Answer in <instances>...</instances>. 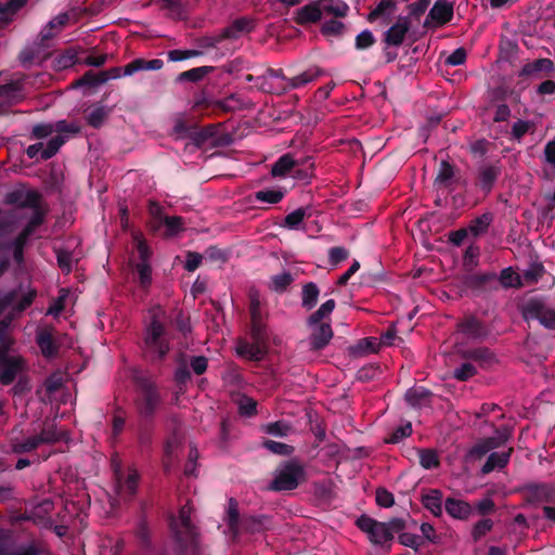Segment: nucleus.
<instances>
[{
    "mask_svg": "<svg viewBox=\"0 0 555 555\" xmlns=\"http://www.w3.org/2000/svg\"><path fill=\"white\" fill-rule=\"evenodd\" d=\"M491 222V217L489 215H482L481 217L479 218H476L475 220H473L468 227V230L474 234V235H479L481 233H483L487 228L489 227Z\"/></svg>",
    "mask_w": 555,
    "mask_h": 555,
    "instance_id": "obj_51",
    "label": "nucleus"
},
{
    "mask_svg": "<svg viewBox=\"0 0 555 555\" xmlns=\"http://www.w3.org/2000/svg\"><path fill=\"white\" fill-rule=\"evenodd\" d=\"M139 475L134 469L129 470L125 480L117 478L118 493L125 498L134 494L138 487Z\"/></svg>",
    "mask_w": 555,
    "mask_h": 555,
    "instance_id": "obj_28",
    "label": "nucleus"
},
{
    "mask_svg": "<svg viewBox=\"0 0 555 555\" xmlns=\"http://www.w3.org/2000/svg\"><path fill=\"white\" fill-rule=\"evenodd\" d=\"M69 292L65 288L60 291L59 297L54 300V302L49 307L48 314L57 317L61 311L64 309V301L68 297Z\"/></svg>",
    "mask_w": 555,
    "mask_h": 555,
    "instance_id": "obj_55",
    "label": "nucleus"
},
{
    "mask_svg": "<svg viewBox=\"0 0 555 555\" xmlns=\"http://www.w3.org/2000/svg\"><path fill=\"white\" fill-rule=\"evenodd\" d=\"M263 431L275 437H285L292 431V427L287 423L279 421L264 425Z\"/></svg>",
    "mask_w": 555,
    "mask_h": 555,
    "instance_id": "obj_45",
    "label": "nucleus"
},
{
    "mask_svg": "<svg viewBox=\"0 0 555 555\" xmlns=\"http://www.w3.org/2000/svg\"><path fill=\"white\" fill-rule=\"evenodd\" d=\"M335 308V301L333 299L326 300L321 307L310 317L309 324L314 325L320 323L322 319L328 317Z\"/></svg>",
    "mask_w": 555,
    "mask_h": 555,
    "instance_id": "obj_44",
    "label": "nucleus"
},
{
    "mask_svg": "<svg viewBox=\"0 0 555 555\" xmlns=\"http://www.w3.org/2000/svg\"><path fill=\"white\" fill-rule=\"evenodd\" d=\"M27 0H9L0 3V28L5 27L13 20L15 13L26 4Z\"/></svg>",
    "mask_w": 555,
    "mask_h": 555,
    "instance_id": "obj_26",
    "label": "nucleus"
},
{
    "mask_svg": "<svg viewBox=\"0 0 555 555\" xmlns=\"http://www.w3.org/2000/svg\"><path fill=\"white\" fill-rule=\"evenodd\" d=\"M430 392L423 387H414L406 391L405 400L412 406H422L428 402Z\"/></svg>",
    "mask_w": 555,
    "mask_h": 555,
    "instance_id": "obj_31",
    "label": "nucleus"
},
{
    "mask_svg": "<svg viewBox=\"0 0 555 555\" xmlns=\"http://www.w3.org/2000/svg\"><path fill=\"white\" fill-rule=\"evenodd\" d=\"M78 61L77 53L74 50H67L54 59V67L59 70L74 66Z\"/></svg>",
    "mask_w": 555,
    "mask_h": 555,
    "instance_id": "obj_40",
    "label": "nucleus"
},
{
    "mask_svg": "<svg viewBox=\"0 0 555 555\" xmlns=\"http://www.w3.org/2000/svg\"><path fill=\"white\" fill-rule=\"evenodd\" d=\"M312 328L310 344L313 349L325 347L333 337V332L328 323L321 322L310 325Z\"/></svg>",
    "mask_w": 555,
    "mask_h": 555,
    "instance_id": "obj_18",
    "label": "nucleus"
},
{
    "mask_svg": "<svg viewBox=\"0 0 555 555\" xmlns=\"http://www.w3.org/2000/svg\"><path fill=\"white\" fill-rule=\"evenodd\" d=\"M321 16V8L317 1L298 9L296 11L294 20L297 24L304 25L314 23L319 21Z\"/></svg>",
    "mask_w": 555,
    "mask_h": 555,
    "instance_id": "obj_22",
    "label": "nucleus"
},
{
    "mask_svg": "<svg viewBox=\"0 0 555 555\" xmlns=\"http://www.w3.org/2000/svg\"><path fill=\"white\" fill-rule=\"evenodd\" d=\"M263 444L268 450L275 454L288 455L293 452V448L286 443L268 440Z\"/></svg>",
    "mask_w": 555,
    "mask_h": 555,
    "instance_id": "obj_56",
    "label": "nucleus"
},
{
    "mask_svg": "<svg viewBox=\"0 0 555 555\" xmlns=\"http://www.w3.org/2000/svg\"><path fill=\"white\" fill-rule=\"evenodd\" d=\"M80 130V126L77 122H68L66 120H60L55 122V132L56 137L64 138V141L73 134L78 133Z\"/></svg>",
    "mask_w": 555,
    "mask_h": 555,
    "instance_id": "obj_43",
    "label": "nucleus"
},
{
    "mask_svg": "<svg viewBox=\"0 0 555 555\" xmlns=\"http://www.w3.org/2000/svg\"><path fill=\"white\" fill-rule=\"evenodd\" d=\"M55 132V124H39L33 128V134L37 139L46 138Z\"/></svg>",
    "mask_w": 555,
    "mask_h": 555,
    "instance_id": "obj_63",
    "label": "nucleus"
},
{
    "mask_svg": "<svg viewBox=\"0 0 555 555\" xmlns=\"http://www.w3.org/2000/svg\"><path fill=\"white\" fill-rule=\"evenodd\" d=\"M202 54H203L202 51L195 50V49H190V50L177 49V50H171L167 53L168 60L170 62H180V61L189 60L192 57L201 56Z\"/></svg>",
    "mask_w": 555,
    "mask_h": 555,
    "instance_id": "obj_48",
    "label": "nucleus"
},
{
    "mask_svg": "<svg viewBox=\"0 0 555 555\" xmlns=\"http://www.w3.org/2000/svg\"><path fill=\"white\" fill-rule=\"evenodd\" d=\"M145 347L149 352L162 359L168 352V344L164 338L166 313L162 307H154L149 311Z\"/></svg>",
    "mask_w": 555,
    "mask_h": 555,
    "instance_id": "obj_3",
    "label": "nucleus"
},
{
    "mask_svg": "<svg viewBox=\"0 0 555 555\" xmlns=\"http://www.w3.org/2000/svg\"><path fill=\"white\" fill-rule=\"evenodd\" d=\"M158 403V395L153 386L143 389L140 402V411L143 414H150Z\"/></svg>",
    "mask_w": 555,
    "mask_h": 555,
    "instance_id": "obj_29",
    "label": "nucleus"
},
{
    "mask_svg": "<svg viewBox=\"0 0 555 555\" xmlns=\"http://www.w3.org/2000/svg\"><path fill=\"white\" fill-rule=\"evenodd\" d=\"M500 170L495 166H486L481 168L479 175V182L482 189L490 190L495 179L498 178Z\"/></svg>",
    "mask_w": 555,
    "mask_h": 555,
    "instance_id": "obj_38",
    "label": "nucleus"
},
{
    "mask_svg": "<svg viewBox=\"0 0 555 555\" xmlns=\"http://www.w3.org/2000/svg\"><path fill=\"white\" fill-rule=\"evenodd\" d=\"M522 314L527 321L537 320L548 330L555 328V310L540 300L529 301L524 307Z\"/></svg>",
    "mask_w": 555,
    "mask_h": 555,
    "instance_id": "obj_10",
    "label": "nucleus"
},
{
    "mask_svg": "<svg viewBox=\"0 0 555 555\" xmlns=\"http://www.w3.org/2000/svg\"><path fill=\"white\" fill-rule=\"evenodd\" d=\"M250 335L253 341H240L236 346V352L249 360H261L267 352L268 335L266 327L251 325Z\"/></svg>",
    "mask_w": 555,
    "mask_h": 555,
    "instance_id": "obj_9",
    "label": "nucleus"
},
{
    "mask_svg": "<svg viewBox=\"0 0 555 555\" xmlns=\"http://www.w3.org/2000/svg\"><path fill=\"white\" fill-rule=\"evenodd\" d=\"M459 332L465 335L467 338H480L486 336L487 332L485 327L475 318H467L459 325Z\"/></svg>",
    "mask_w": 555,
    "mask_h": 555,
    "instance_id": "obj_25",
    "label": "nucleus"
},
{
    "mask_svg": "<svg viewBox=\"0 0 555 555\" xmlns=\"http://www.w3.org/2000/svg\"><path fill=\"white\" fill-rule=\"evenodd\" d=\"M225 520L233 539H237L242 533L255 534L266 530L269 527V519L266 517L246 516L240 518L237 503L230 499Z\"/></svg>",
    "mask_w": 555,
    "mask_h": 555,
    "instance_id": "obj_4",
    "label": "nucleus"
},
{
    "mask_svg": "<svg viewBox=\"0 0 555 555\" xmlns=\"http://www.w3.org/2000/svg\"><path fill=\"white\" fill-rule=\"evenodd\" d=\"M454 4L448 0H437L425 20V26H443L453 18Z\"/></svg>",
    "mask_w": 555,
    "mask_h": 555,
    "instance_id": "obj_13",
    "label": "nucleus"
},
{
    "mask_svg": "<svg viewBox=\"0 0 555 555\" xmlns=\"http://www.w3.org/2000/svg\"><path fill=\"white\" fill-rule=\"evenodd\" d=\"M453 175V167L447 162H441L436 177V182L440 184H448L451 181Z\"/></svg>",
    "mask_w": 555,
    "mask_h": 555,
    "instance_id": "obj_53",
    "label": "nucleus"
},
{
    "mask_svg": "<svg viewBox=\"0 0 555 555\" xmlns=\"http://www.w3.org/2000/svg\"><path fill=\"white\" fill-rule=\"evenodd\" d=\"M380 347V343L378 338L375 337H366L357 343L356 346L352 347V351L354 354L364 356L369 353L377 352Z\"/></svg>",
    "mask_w": 555,
    "mask_h": 555,
    "instance_id": "obj_33",
    "label": "nucleus"
},
{
    "mask_svg": "<svg viewBox=\"0 0 555 555\" xmlns=\"http://www.w3.org/2000/svg\"><path fill=\"white\" fill-rule=\"evenodd\" d=\"M284 196V193L280 190H262L258 191L255 195L257 201L266 202L269 204L279 203Z\"/></svg>",
    "mask_w": 555,
    "mask_h": 555,
    "instance_id": "obj_50",
    "label": "nucleus"
},
{
    "mask_svg": "<svg viewBox=\"0 0 555 555\" xmlns=\"http://www.w3.org/2000/svg\"><path fill=\"white\" fill-rule=\"evenodd\" d=\"M306 478L304 466L297 462L289 461L274 472L270 489L275 491H287L298 487Z\"/></svg>",
    "mask_w": 555,
    "mask_h": 555,
    "instance_id": "obj_8",
    "label": "nucleus"
},
{
    "mask_svg": "<svg viewBox=\"0 0 555 555\" xmlns=\"http://www.w3.org/2000/svg\"><path fill=\"white\" fill-rule=\"evenodd\" d=\"M492 521L490 519H482L474 526L473 537L475 540H479L486 533L492 529Z\"/></svg>",
    "mask_w": 555,
    "mask_h": 555,
    "instance_id": "obj_61",
    "label": "nucleus"
},
{
    "mask_svg": "<svg viewBox=\"0 0 555 555\" xmlns=\"http://www.w3.org/2000/svg\"><path fill=\"white\" fill-rule=\"evenodd\" d=\"M7 203L20 208L29 209L28 222L13 244V255L17 262L23 259V247L34 229L42 222L43 212L40 209V196L37 192L24 188L16 189L7 194Z\"/></svg>",
    "mask_w": 555,
    "mask_h": 555,
    "instance_id": "obj_1",
    "label": "nucleus"
},
{
    "mask_svg": "<svg viewBox=\"0 0 555 555\" xmlns=\"http://www.w3.org/2000/svg\"><path fill=\"white\" fill-rule=\"evenodd\" d=\"M466 56L467 54L465 49L457 48L446 59V64L451 66L462 65L465 63Z\"/></svg>",
    "mask_w": 555,
    "mask_h": 555,
    "instance_id": "obj_58",
    "label": "nucleus"
},
{
    "mask_svg": "<svg viewBox=\"0 0 555 555\" xmlns=\"http://www.w3.org/2000/svg\"><path fill=\"white\" fill-rule=\"evenodd\" d=\"M250 317H251V325H258L259 327H266L262 322V315L260 311L261 300L259 294L257 292H250Z\"/></svg>",
    "mask_w": 555,
    "mask_h": 555,
    "instance_id": "obj_36",
    "label": "nucleus"
},
{
    "mask_svg": "<svg viewBox=\"0 0 555 555\" xmlns=\"http://www.w3.org/2000/svg\"><path fill=\"white\" fill-rule=\"evenodd\" d=\"M191 507L184 505L177 519L171 521V530L177 540L182 544L193 543L195 541L196 532L191 522Z\"/></svg>",
    "mask_w": 555,
    "mask_h": 555,
    "instance_id": "obj_11",
    "label": "nucleus"
},
{
    "mask_svg": "<svg viewBox=\"0 0 555 555\" xmlns=\"http://www.w3.org/2000/svg\"><path fill=\"white\" fill-rule=\"evenodd\" d=\"M215 68L212 66H201L185 70L178 76L179 81H199Z\"/></svg>",
    "mask_w": 555,
    "mask_h": 555,
    "instance_id": "obj_35",
    "label": "nucleus"
},
{
    "mask_svg": "<svg viewBox=\"0 0 555 555\" xmlns=\"http://www.w3.org/2000/svg\"><path fill=\"white\" fill-rule=\"evenodd\" d=\"M374 43V36L370 30L361 31L356 38V47L358 49H366Z\"/></svg>",
    "mask_w": 555,
    "mask_h": 555,
    "instance_id": "obj_64",
    "label": "nucleus"
},
{
    "mask_svg": "<svg viewBox=\"0 0 555 555\" xmlns=\"http://www.w3.org/2000/svg\"><path fill=\"white\" fill-rule=\"evenodd\" d=\"M506 439V436H501L500 438H488L479 443H477L472 449V454L475 455H483L488 451L499 447L504 440Z\"/></svg>",
    "mask_w": 555,
    "mask_h": 555,
    "instance_id": "obj_39",
    "label": "nucleus"
},
{
    "mask_svg": "<svg viewBox=\"0 0 555 555\" xmlns=\"http://www.w3.org/2000/svg\"><path fill=\"white\" fill-rule=\"evenodd\" d=\"M63 144L64 138L54 137L46 145L43 143L29 145L26 153L29 158H35L40 155L42 159H49L56 154Z\"/></svg>",
    "mask_w": 555,
    "mask_h": 555,
    "instance_id": "obj_17",
    "label": "nucleus"
},
{
    "mask_svg": "<svg viewBox=\"0 0 555 555\" xmlns=\"http://www.w3.org/2000/svg\"><path fill=\"white\" fill-rule=\"evenodd\" d=\"M319 297V288L315 284H306L302 288V306L307 309H311L315 306Z\"/></svg>",
    "mask_w": 555,
    "mask_h": 555,
    "instance_id": "obj_41",
    "label": "nucleus"
},
{
    "mask_svg": "<svg viewBox=\"0 0 555 555\" xmlns=\"http://www.w3.org/2000/svg\"><path fill=\"white\" fill-rule=\"evenodd\" d=\"M37 344L44 357H53L57 352V346L53 339L51 328H41L38 331Z\"/></svg>",
    "mask_w": 555,
    "mask_h": 555,
    "instance_id": "obj_24",
    "label": "nucleus"
},
{
    "mask_svg": "<svg viewBox=\"0 0 555 555\" xmlns=\"http://www.w3.org/2000/svg\"><path fill=\"white\" fill-rule=\"evenodd\" d=\"M254 27L253 21L246 17L237 18L222 33L223 38H236L241 33L250 31Z\"/></svg>",
    "mask_w": 555,
    "mask_h": 555,
    "instance_id": "obj_30",
    "label": "nucleus"
},
{
    "mask_svg": "<svg viewBox=\"0 0 555 555\" xmlns=\"http://www.w3.org/2000/svg\"><path fill=\"white\" fill-rule=\"evenodd\" d=\"M107 114L108 112L104 106H98L88 115V121L93 127H100L107 117Z\"/></svg>",
    "mask_w": 555,
    "mask_h": 555,
    "instance_id": "obj_57",
    "label": "nucleus"
},
{
    "mask_svg": "<svg viewBox=\"0 0 555 555\" xmlns=\"http://www.w3.org/2000/svg\"><path fill=\"white\" fill-rule=\"evenodd\" d=\"M164 62L160 59L145 61L143 59H135L124 66V75L131 76L140 70H159L163 68Z\"/></svg>",
    "mask_w": 555,
    "mask_h": 555,
    "instance_id": "obj_21",
    "label": "nucleus"
},
{
    "mask_svg": "<svg viewBox=\"0 0 555 555\" xmlns=\"http://www.w3.org/2000/svg\"><path fill=\"white\" fill-rule=\"evenodd\" d=\"M137 251L140 257V262L137 263V272L139 274L140 285L144 288L150 286L152 282V269L149 264L150 258V249L145 243V241L141 237L140 234H135L133 236Z\"/></svg>",
    "mask_w": 555,
    "mask_h": 555,
    "instance_id": "obj_12",
    "label": "nucleus"
},
{
    "mask_svg": "<svg viewBox=\"0 0 555 555\" xmlns=\"http://www.w3.org/2000/svg\"><path fill=\"white\" fill-rule=\"evenodd\" d=\"M256 401L249 397H242L238 400L240 413L246 416H250L256 412Z\"/></svg>",
    "mask_w": 555,
    "mask_h": 555,
    "instance_id": "obj_59",
    "label": "nucleus"
},
{
    "mask_svg": "<svg viewBox=\"0 0 555 555\" xmlns=\"http://www.w3.org/2000/svg\"><path fill=\"white\" fill-rule=\"evenodd\" d=\"M357 526L366 533L373 544L384 545L393 539V534L401 531L403 522L392 519L389 522H379L369 516L362 515L357 519Z\"/></svg>",
    "mask_w": 555,
    "mask_h": 555,
    "instance_id": "obj_5",
    "label": "nucleus"
},
{
    "mask_svg": "<svg viewBox=\"0 0 555 555\" xmlns=\"http://www.w3.org/2000/svg\"><path fill=\"white\" fill-rule=\"evenodd\" d=\"M411 27L409 17L401 16L386 30L384 41L387 46L399 47L403 43Z\"/></svg>",
    "mask_w": 555,
    "mask_h": 555,
    "instance_id": "obj_16",
    "label": "nucleus"
},
{
    "mask_svg": "<svg viewBox=\"0 0 555 555\" xmlns=\"http://www.w3.org/2000/svg\"><path fill=\"white\" fill-rule=\"evenodd\" d=\"M298 166L292 154L281 156L272 166L271 175L275 178H285L293 175V170Z\"/></svg>",
    "mask_w": 555,
    "mask_h": 555,
    "instance_id": "obj_20",
    "label": "nucleus"
},
{
    "mask_svg": "<svg viewBox=\"0 0 555 555\" xmlns=\"http://www.w3.org/2000/svg\"><path fill=\"white\" fill-rule=\"evenodd\" d=\"M313 175V163L309 158L298 160V166L293 170L292 177L296 180L305 181Z\"/></svg>",
    "mask_w": 555,
    "mask_h": 555,
    "instance_id": "obj_37",
    "label": "nucleus"
},
{
    "mask_svg": "<svg viewBox=\"0 0 555 555\" xmlns=\"http://www.w3.org/2000/svg\"><path fill=\"white\" fill-rule=\"evenodd\" d=\"M35 297L36 291L34 289H28L27 292L23 293L20 298L15 293L9 294L0 304V313L5 310H9V313L12 315L20 313L31 305Z\"/></svg>",
    "mask_w": 555,
    "mask_h": 555,
    "instance_id": "obj_14",
    "label": "nucleus"
},
{
    "mask_svg": "<svg viewBox=\"0 0 555 555\" xmlns=\"http://www.w3.org/2000/svg\"><path fill=\"white\" fill-rule=\"evenodd\" d=\"M68 20V13H60L54 18L49 21L39 33L41 42L44 43L46 41L54 38L57 34H60L64 26L67 24Z\"/></svg>",
    "mask_w": 555,
    "mask_h": 555,
    "instance_id": "obj_19",
    "label": "nucleus"
},
{
    "mask_svg": "<svg viewBox=\"0 0 555 555\" xmlns=\"http://www.w3.org/2000/svg\"><path fill=\"white\" fill-rule=\"evenodd\" d=\"M321 8V15H334L336 17H344L347 15L349 7L341 0H318Z\"/></svg>",
    "mask_w": 555,
    "mask_h": 555,
    "instance_id": "obj_27",
    "label": "nucleus"
},
{
    "mask_svg": "<svg viewBox=\"0 0 555 555\" xmlns=\"http://www.w3.org/2000/svg\"><path fill=\"white\" fill-rule=\"evenodd\" d=\"M418 456L420 463L425 469H431L439 465L437 453L433 450H421Z\"/></svg>",
    "mask_w": 555,
    "mask_h": 555,
    "instance_id": "obj_49",
    "label": "nucleus"
},
{
    "mask_svg": "<svg viewBox=\"0 0 555 555\" xmlns=\"http://www.w3.org/2000/svg\"><path fill=\"white\" fill-rule=\"evenodd\" d=\"M163 8L167 9L173 18H183L185 15L180 0H163Z\"/></svg>",
    "mask_w": 555,
    "mask_h": 555,
    "instance_id": "obj_54",
    "label": "nucleus"
},
{
    "mask_svg": "<svg viewBox=\"0 0 555 555\" xmlns=\"http://www.w3.org/2000/svg\"><path fill=\"white\" fill-rule=\"evenodd\" d=\"M306 217V210L298 208L285 217L284 224L289 229H297Z\"/></svg>",
    "mask_w": 555,
    "mask_h": 555,
    "instance_id": "obj_52",
    "label": "nucleus"
},
{
    "mask_svg": "<svg viewBox=\"0 0 555 555\" xmlns=\"http://www.w3.org/2000/svg\"><path fill=\"white\" fill-rule=\"evenodd\" d=\"M62 435L57 433L53 426L44 429L39 436L26 439L24 442L14 443L13 450L17 453L29 452L36 449L40 443H50L60 440Z\"/></svg>",
    "mask_w": 555,
    "mask_h": 555,
    "instance_id": "obj_15",
    "label": "nucleus"
},
{
    "mask_svg": "<svg viewBox=\"0 0 555 555\" xmlns=\"http://www.w3.org/2000/svg\"><path fill=\"white\" fill-rule=\"evenodd\" d=\"M509 459V451L508 452H493L488 457L486 464L482 466V473L488 474L492 472L495 468H502L504 467Z\"/></svg>",
    "mask_w": 555,
    "mask_h": 555,
    "instance_id": "obj_32",
    "label": "nucleus"
},
{
    "mask_svg": "<svg viewBox=\"0 0 555 555\" xmlns=\"http://www.w3.org/2000/svg\"><path fill=\"white\" fill-rule=\"evenodd\" d=\"M500 282L504 287H519L522 285L519 274L512 268H506L501 272Z\"/></svg>",
    "mask_w": 555,
    "mask_h": 555,
    "instance_id": "obj_46",
    "label": "nucleus"
},
{
    "mask_svg": "<svg viewBox=\"0 0 555 555\" xmlns=\"http://www.w3.org/2000/svg\"><path fill=\"white\" fill-rule=\"evenodd\" d=\"M376 503L382 507H390L395 503L392 493L385 489H378L376 491Z\"/></svg>",
    "mask_w": 555,
    "mask_h": 555,
    "instance_id": "obj_62",
    "label": "nucleus"
},
{
    "mask_svg": "<svg viewBox=\"0 0 555 555\" xmlns=\"http://www.w3.org/2000/svg\"><path fill=\"white\" fill-rule=\"evenodd\" d=\"M345 25L337 20L326 21L322 27L321 33L326 37H338L344 33Z\"/></svg>",
    "mask_w": 555,
    "mask_h": 555,
    "instance_id": "obj_47",
    "label": "nucleus"
},
{
    "mask_svg": "<svg viewBox=\"0 0 555 555\" xmlns=\"http://www.w3.org/2000/svg\"><path fill=\"white\" fill-rule=\"evenodd\" d=\"M315 75L306 72L299 76L286 80L279 72L274 69H268L267 73L256 78L257 88L268 93H283L288 87L298 88L314 79Z\"/></svg>",
    "mask_w": 555,
    "mask_h": 555,
    "instance_id": "obj_6",
    "label": "nucleus"
},
{
    "mask_svg": "<svg viewBox=\"0 0 555 555\" xmlns=\"http://www.w3.org/2000/svg\"><path fill=\"white\" fill-rule=\"evenodd\" d=\"M13 340L7 333H0V382L4 385L11 384L25 367L21 357L10 354L9 351Z\"/></svg>",
    "mask_w": 555,
    "mask_h": 555,
    "instance_id": "obj_7",
    "label": "nucleus"
},
{
    "mask_svg": "<svg viewBox=\"0 0 555 555\" xmlns=\"http://www.w3.org/2000/svg\"><path fill=\"white\" fill-rule=\"evenodd\" d=\"M476 374V369L470 363H464L453 373L454 377L459 380H466Z\"/></svg>",
    "mask_w": 555,
    "mask_h": 555,
    "instance_id": "obj_60",
    "label": "nucleus"
},
{
    "mask_svg": "<svg viewBox=\"0 0 555 555\" xmlns=\"http://www.w3.org/2000/svg\"><path fill=\"white\" fill-rule=\"evenodd\" d=\"M423 504L434 515L438 516L442 512L441 493L438 490H431L423 495Z\"/></svg>",
    "mask_w": 555,
    "mask_h": 555,
    "instance_id": "obj_34",
    "label": "nucleus"
},
{
    "mask_svg": "<svg viewBox=\"0 0 555 555\" xmlns=\"http://www.w3.org/2000/svg\"><path fill=\"white\" fill-rule=\"evenodd\" d=\"M447 513L456 519H467L472 514V506L462 500L447 499L444 503Z\"/></svg>",
    "mask_w": 555,
    "mask_h": 555,
    "instance_id": "obj_23",
    "label": "nucleus"
},
{
    "mask_svg": "<svg viewBox=\"0 0 555 555\" xmlns=\"http://www.w3.org/2000/svg\"><path fill=\"white\" fill-rule=\"evenodd\" d=\"M173 130L177 137H190L196 146L204 149L224 146L231 141L230 137L219 125H209L204 128H198L194 122H186L179 119Z\"/></svg>",
    "mask_w": 555,
    "mask_h": 555,
    "instance_id": "obj_2",
    "label": "nucleus"
},
{
    "mask_svg": "<svg viewBox=\"0 0 555 555\" xmlns=\"http://www.w3.org/2000/svg\"><path fill=\"white\" fill-rule=\"evenodd\" d=\"M160 224L166 228L165 234L167 236H173L184 229L182 218L176 216L164 217V220L160 222Z\"/></svg>",
    "mask_w": 555,
    "mask_h": 555,
    "instance_id": "obj_42",
    "label": "nucleus"
}]
</instances>
